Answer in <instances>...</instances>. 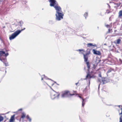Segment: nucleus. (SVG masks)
Listing matches in <instances>:
<instances>
[{
  "mask_svg": "<svg viewBox=\"0 0 122 122\" xmlns=\"http://www.w3.org/2000/svg\"><path fill=\"white\" fill-rule=\"evenodd\" d=\"M111 71H110V70H108L107 72V73H109Z\"/></svg>",
  "mask_w": 122,
  "mask_h": 122,
  "instance_id": "nucleus-30",
  "label": "nucleus"
},
{
  "mask_svg": "<svg viewBox=\"0 0 122 122\" xmlns=\"http://www.w3.org/2000/svg\"><path fill=\"white\" fill-rule=\"evenodd\" d=\"M105 26L107 28H108L109 29L111 27L110 25H105Z\"/></svg>",
  "mask_w": 122,
  "mask_h": 122,
  "instance_id": "nucleus-22",
  "label": "nucleus"
},
{
  "mask_svg": "<svg viewBox=\"0 0 122 122\" xmlns=\"http://www.w3.org/2000/svg\"><path fill=\"white\" fill-rule=\"evenodd\" d=\"M26 117L27 118V119L29 120L30 121V122L31 121V119L29 117V116L27 115L26 116Z\"/></svg>",
  "mask_w": 122,
  "mask_h": 122,
  "instance_id": "nucleus-21",
  "label": "nucleus"
},
{
  "mask_svg": "<svg viewBox=\"0 0 122 122\" xmlns=\"http://www.w3.org/2000/svg\"><path fill=\"white\" fill-rule=\"evenodd\" d=\"M25 28H24V29H22V30H25Z\"/></svg>",
  "mask_w": 122,
  "mask_h": 122,
  "instance_id": "nucleus-34",
  "label": "nucleus"
},
{
  "mask_svg": "<svg viewBox=\"0 0 122 122\" xmlns=\"http://www.w3.org/2000/svg\"><path fill=\"white\" fill-rule=\"evenodd\" d=\"M52 90H53V91L54 90H53V89H52Z\"/></svg>",
  "mask_w": 122,
  "mask_h": 122,
  "instance_id": "nucleus-39",
  "label": "nucleus"
},
{
  "mask_svg": "<svg viewBox=\"0 0 122 122\" xmlns=\"http://www.w3.org/2000/svg\"><path fill=\"white\" fill-rule=\"evenodd\" d=\"M50 79V80H51V79Z\"/></svg>",
  "mask_w": 122,
  "mask_h": 122,
  "instance_id": "nucleus-37",
  "label": "nucleus"
},
{
  "mask_svg": "<svg viewBox=\"0 0 122 122\" xmlns=\"http://www.w3.org/2000/svg\"><path fill=\"white\" fill-rule=\"evenodd\" d=\"M50 3V5L51 6H54L57 5V3L55 0H49Z\"/></svg>",
  "mask_w": 122,
  "mask_h": 122,
  "instance_id": "nucleus-6",
  "label": "nucleus"
},
{
  "mask_svg": "<svg viewBox=\"0 0 122 122\" xmlns=\"http://www.w3.org/2000/svg\"><path fill=\"white\" fill-rule=\"evenodd\" d=\"M82 106L83 107L85 104V102H84V100L83 99H82Z\"/></svg>",
  "mask_w": 122,
  "mask_h": 122,
  "instance_id": "nucleus-19",
  "label": "nucleus"
},
{
  "mask_svg": "<svg viewBox=\"0 0 122 122\" xmlns=\"http://www.w3.org/2000/svg\"><path fill=\"white\" fill-rule=\"evenodd\" d=\"M54 83H53V84H52V86H53V85H54Z\"/></svg>",
  "mask_w": 122,
  "mask_h": 122,
  "instance_id": "nucleus-35",
  "label": "nucleus"
},
{
  "mask_svg": "<svg viewBox=\"0 0 122 122\" xmlns=\"http://www.w3.org/2000/svg\"><path fill=\"white\" fill-rule=\"evenodd\" d=\"M93 53L94 54L99 55L101 54V53L99 51H96L94 49L93 50Z\"/></svg>",
  "mask_w": 122,
  "mask_h": 122,
  "instance_id": "nucleus-8",
  "label": "nucleus"
},
{
  "mask_svg": "<svg viewBox=\"0 0 122 122\" xmlns=\"http://www.w3.org/2000/svg\"><path fill=\"white\" fill-rule=\"evenodd\" d=\"M111 31V30H110L109 29L108 30V33H110V31Z\"/></svg>",
  "mask_w": 122,
  "mask_h": 122,
  "instance_id": "nucleus-26",
  "label": "nucleus"
},
{
  "mask_svg": "<svg viewBox=\"0 0 122 122\" xmlns=\"http://www.w3.org/2000/svg\"><path fill=\"white\" fill-rule=\"evenodd\" d=\"M90 52L89 51L88 53L86 54H83L84 57V61L86 62L87 66L88 68V71H89V69L90 68V66L89 62H87L88 57V55L90 54Z\"/></svg>",
  "mask_w": 122,
  "mask_h": 122,
  "instance_id": "nucleus-2",
  "label": "nucleus"
},
{
  "mask_svg": "<svg viewBox=\"0 0 122 122\" xmlns=\"http://www.w3.org/2000/svg\"><path fill=\"white\" fill-rule=\"evenodd\" d=\"M78 83H78H76V85H77V84Z\"/></svg>",
  "mask_w": 122,
  "mask_h": 122,
  "instance_id": "nucleus-32",
  "label": "nucleus"
},
{
  "mask_svg": "<svg viewBox=\"0 0 122 122\" xmlns=\"http://www.w3.org/2000/svg\"><path fill=\"white\" fill-rule=\"evenodd\" d=\"M15 115H14L11 117L10 118V120L9 122H13L15 120Z\"/></svg>",
  "mask_w": 122,
  "mask_h": 122,
  "instance_id": "nucleus-10",
  "label": "nucleus"
},
{
  "mask_svg": "<svg viewBox=\"0 0 122 122\" xmlns=\"http://www.w3.org/2000/svg\"><path fill=\"white\" fill-rule=\"evenodd\" d=\"M77 95H78V97H79L80 98H81V96H79V95H78V94H77Z\"/></svg>",
  "mask_w": 122,
  "mask_h": 122,
  "instance_id": "nucleus-31",
  "label": "nucleus"
},
{
  "mask_svg": "<svg viewBox=\"0 0 122 122\" xmlns=\"http://www.w3.org/2000/svg\"><path fill=\"white\" fill-rule=\"evenodd\" d=\"M20 23L21 24V25H20V26H21L22 25L23 23L22 21H20Z\"/></svg>",
  "mask_w": 122,
  "mask_h": 122,
  "instance_id": "nucleus-23",
  "label": "nucleus"
},
{
  "mask_svg": "<svg viewBox=\"0 0 122 122\" xmlns=\"http://www.w3.org/2000/svg\"><path fill=\"white\" fill-rule=\"evenodd\" d=\"M25 114L24 112L22 113V115L21 116V118H24L25 117Z\"/></svg>",
  "mask_w": 122,
  "mask_h": 122,
  "instance_id": "nucleus-15",
  "label": "nucleus"
},
{
  "mask_svg": "<svg viewBox=\"0 0 122 122\" xmlns=\"http://www.w3.org/2000/svg\"><path fill=\"white\" fill-rule=\"evenodd\" d=\"M43 77L44 78V79H47V78L44 75L42 76V77L41 78V80H42L43 79Z\"/></svg>",
  "mask_w": 122,
  "mask_h": 122,
  "instance_id": "nucleus-20",
  "label": "nucleus"
},
{
  "mask_svg": "<svg viewBox=\"0 0 122 122\" xmlns=\"http://www.w3.org/2000/svg\"><path fill=\"white\" fill-rule=\"evenodd\" d=\"M59 94L55 92L54 91L53 92H51V98L53 99H54L56 97H57L58 98Z\"/></svg>",
  "mask_w": 122,
  "mask_h": 122,
  "instance_id": "nucleus-4",
  "label": "nucleus"
},
{
  "mask_svg": "<svg viewBox=\"0 0 122 122\" xmlns=\"http://www.w3.org/2000/svg\"><path fill=\"white\" fill-rule=\"evenodd\" d=\"M22 110V109L21 108L19 109L18 110V111H21Z\"/></svg>",
  "mask_w": 122,
  "mask_h": 122,
  "instance_id": "nucleus-28",
  "label": "nucleus"
},
{
  "mask_svg": "<svg viewBox=\"0 0 122 122\" xmlns=\"http://www.w3.org/2000/svg\"><path fill=\"white\" fill-rule=\"evenodd\" d=\"M98 80L101 83H102L103 84H104L107 82V81L104 78L102 79H99Z\"/></svg>",
  "mask_w": 122,
  "mask_h": 122,
  "instance_id": "nucleus-7",
  "label": "nucleus"
},
{
  "mask_svg": "<svg viewBox=\"0 0 122 122\" xmlns=\"http://www.w3.org/2000/svg\"><path fill=\"white\" fill-rule=\"evenodd\" d=\"M92 77L89 74H87L86 78L84 79L85 80L87 79H90Z\"/></svg>",
  "mask_w": 122,
  "mask_h": 122,
  "instance_id": "nucleus-12",
  "label": "nucleus"
},
{
  "mask_svg": "<svg viewBox=\"0 0 122 122\" xmlns=\"http://www.w3.org/2000/svg\"><path fill=\"white\" fill-rule=\"evenodd\" d=\"M87 13H86L84 15V16L85 17V18H86V16H87Z\"/></svg>",
  "mask_w": 122,
  "mask_h": 122,
  "instance_id": "nucleus-24",
  "label": "nucleus"
},
{
  "mask_svg": "<svg viewBox=\"0 0 122 122\" xmlns=\"http://www.w3.org/2000/svg\"><path fill=\"white\" fill-rule=\"evenodd\" d=\"M4 119L3 117L0 115V122L2 121Z\"/></svg>",
  "mask_w": 122,
  "mask_h": 122,
  "instance_id": "nucleus-17",
  "label": "nucleus"
},
{
  "mask_svg": "<svg viewBox=\"0 0 122 122\" xmlns=\"http://www.w3.org/2000/svg\"><path fill=\"white\" fill-rule=\"evenodd\" d=\"M104 45H106V44H104Z\"/></svg>",
  "mask_w": 122,
  "mask_h": 122,
  "instance_id": "nucleus-36",
  "label": "nucleus"
},
{
  "mask_svg": "<svg viewBox=\"0 0 122 122\" xmlns=\"http://www.w3.org/2000/svg\"><path fill=\"white\" fill-rule=\"evenodd\" d=\"M74 95L73 94H71L68 91H66L64 92L62 95L61 97H68L70 95Z\"/></svg>",
  "mask_w": 122,
  "mask_h": 122,
  "instance_id": "nucleus-5",
  "label": "nucleus"
},
{
  "mask_svg": "<svg viewBox=\"0 0 122 122\" xmlns=\"http://www.w3.org/2000/svg\"><path fill=\"white\" fill-rule=\"evenodd\" d=\"M91 46H96V45L94 44V45H93L91 43H88L87 44V46L88 47H90Z\"/></svg>",
  "mask_w": 122,
  "mask_h": 122,
  "instance_id": "nucleus-11",
  "label": "nucleus"
},
{
  "mask_svg": "<svg viewBox=\"0 0 122 122\" xmlns=\"http://www.w3.org/2000/svg\"><path fill=\"white\" fill-rule=\"evenodd\" d=\"M55 82V83H56V82Z\"/></svg>",
  "mask_w": 122,
  "mask_h": 122,
  "instance_id": "nucleus-38",
  "label": "nucleus"
},
{
  "mask_svg": "<svg viewBox=\"0 0 122 122\" xmlns=\"http://www.w3.org/2000/svg\"><path fill=\"white\" fill-rule=\"evenodd\" d=\"M119 17L120 18L122 17V10H121L119 11Z\"/></svg>",
  "mask_w": 122,
  "mask_h": 122,
  "instance_id": "nucleus-14",
  "label": "nucleus"
},
{
  "mask_svg": "<svg viewBox=\"0 0 122 122\" xmlns=\"http://www.w3.org/2000/svg\"><path fill=\"white\" fill-rule=\"evenodd\" d=\"M23 30H18L16 31L9 37L10 39L11 40L15 38Z\"/></svg>",
  "mask_w": 122,
  "mask_h": 122,
  "instance_id": "nucleus-3",
  "label": "nucleus"
},
{
  "mask_svg": "<svg viewBox=\"0 0 122 122\" xmlns=\"http://www.w3.org/2000/svg\"><path fill=\"white\" fill-rule=\"evenodd\" d=\"M5 52L3 51H0V55L1 56H5Z\"/></svg>",
  "mask_w": 122,
  "mask_h": 122,
  "instance_id": "nucleus-13",
  "label": "nucleus"
},
{
  "mask_svg": "<svg viewBox=\"0 0 122 122\" xmlns=\"http://www.w3.org/2000/svg\"><path fill=\"white\" fill-rule=\"evenodd\" d=\"M78 51H83V50H81V49H79V50H78Z\"/></svg>",
  "mask_w": 122,
  "mask_h": 122,
  "instance_id": "nucleus-27",
  "label": "nucleus"
},
{
  "mask_svg": "<svg viewBox=\"0 0 122 122\" xmlns=\"http://www.w3.org/2000/svg\"><path fill=\"white\" fill-rule=\"evenodd\" d=\"M120 109L121 111V112L119 114V115H120L119 122H122V108H121Z\"/></svg>",
  "mask_w": 122,
  "mask_h": 122,
  "instance_id": "nucleus-9",
  "label": "nucleus"
},
{
  "mask_svg": "<svg viewBox=\"0 0 122 122\" xmlns=\"http://www.w3.org/2000/svg\"><path fill=\"white\" fill-rule=\"evenodd\" d=\"M121 40L120 39H117L116 41V43L117 44H119L120 43Z\"/></svg>",
  "mask_w": 122,
  "mask_h": 122,
  "instance_id": "nucleus-16",
  "label": "nucleus"
},
{
  "mask_svg": "<svg viewBox=\"0 0 122 122\" xmlns=\"http://www.w3.org/2000/svg\"><path fill=\"white\" fill-rule=\"evenodd\" d=\"M89 84L90 83V80H89Z\"/></svg>",
  "mask_w": 122,
  "mask_h": 122,
  "instance_id": "nucleus-33",
  "label": "nucleus"
},
{
  "mask_svg": "<svg viewBox=\"0 0 122 122\" xmlns=\"http://www.w3.org/2000/svg\"><path fill=\"white\" fill-rule=\"evenodd\" d=\"M4 60L5 62H3L4 63V64L5 65V66H8V63H5V62L6 61V60L5 59Z\"/></svg>",
  "mask_w": 122,
  "mask_h": 122,
  "instance_id": "nucleus-18",
  "label": "nucleus"
},
{
  "mask_svg": "<svg viewBox=\"0 0 122 122\" xmlns=\"http://www.w3.org/2000/svg\"><path fill=\"white\" fill-rule=\"evenodd\" d=\"M8 55V53H7L6 54L5 53V56H7Z\"/></svg>",
  "mask_w": 122,
  "mask_h": 122,
  "instance_id": "nucleus-25",
  "label": "nucleus"
},
{
  "mask_svg": "<svg viewBox=\"0 0 122 122\" xmlns=\"http://www.w3.org/2000/svg\"><path fill=\"white\" fill-rule=\"evenodd\" d=\"M99 76L100 77H101V74H99Z\"/></svg>",
  "mask_w": 122,
  "mask_h": 122,
  "instance_id": "nucleus-29",
  "label": "nucleus"
},
{
  "mask_svg": "<svg viewBox=\"0 0 122 122\" xmlns=\"http://www.w3.org/2000/svg\"><path fill=\"white\" fill-rule=\"evenodd\" d=\"M54 7L56 10V19L58 20H60L61 19L63 18V15L61 10V8L60 6L57 5H55Z\"/></svg>",
  "mask_w": 122,
  "mask_h": 122,
  "instance_id": "nucleus-1",
  "label": "nucleus"
}]
</instances>
